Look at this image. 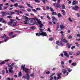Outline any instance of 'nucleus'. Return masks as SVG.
<instances>
[{"label":"nucleus","instance_id":"1","mask_svg":"<svg viewBox=\"0 0 80 80\" xmlns=\"http://www.w3.org/2000/svg\"><path fill=\"white\" fill-rule=\"evenodd\" d=\"M10 21L11 22H8V24L11 26V27H15L16 24L17 23V22H14L15 20L14 19H10Z\"/></svg>","mask_w":80,"mask_h":80},{"label":"nucleus","instance_id":"2","mask_svg":"<svg viewBox=\"0 0 80 80\" xmlns=\"http://www.w3.org/2000/svg\"><path fill=\"white\" fill-rule=\"evenodd\" d=\"M14 64H15V63L13 62L10 65L9 64H8V68H8L9 72L10 73H12L14 72L13 71V67H12L13 66Z\"/></svg>","mask_w":80,"mask_h":80},{"label":"nucleus","instance_id":"3","mask_svg":"<svg viewBox=\"0 0 80 80\" xmlns=\"http://www.w3.org/2000/svg\"><path fill=\"white\" fill-rule=\"evenodd\" d=\"M23 71V72H25L26 73V75L28 76V78H27V79L28 80V79L30 78V75L28 73L29 72V69L28 68H25Z\"/></svg>","mask_w":80,"mask_h":80},{"label":"nucleus","instance_id":"4","mask_svg":"<svg viewBox=\"0 0 80 80\" xmlns=\"http://www.w3.org/2000/svg\"><path fill=\"white\" fill-rule=\"evenodd\" d=\"M37 20V18H29L28 22L29 23L30 22V23H33V21H36Z\"/></svg>","mask_w":80,"mask_h":80},{"label":"nucleus","instance_id":"5","mask_svg":"<svg viewBox=\"0 0 80 80\" xmlns=\"http://www.w3.org/2000/svg\"><path fill=\"white\" fill-rule=\"evenodd\" d=\"M40 35H42V36H45V37H47V32H39Z\"/></svg>","mask_w":80,"mask_h":80},{"label":"nucleus","instance_id":"6","mask_svg":"<svg viewBox=\"0 0 80 80\" xmlns=\"http://www.w3.org/2000/svg\"><path fill=\"white\" fill-rule=\"evenodd\" d=\"M53 5L54 7H57V8H60V5L58 3H53Z\"/></svg>","mask_w":80,"mask_h":80},{"label":"nucleus","instance_id":"7","mask_svg":"<svg viewBox=\"0 0 80 80\" xmlns=\"http://www.w3.org/2000/svg\"><path fill=\"white\" fill-rule=\"evenodd\" d=\"M52 23L55 25V24H56V23L55 21H54V20H56V21H57V19L55 18V17L53 16L52 17Z\"/></svg>","mask_w":80,"mask_h":80},{"label":"nucleus","instance_id":"8","mask_svg":"<svg viewBox=\"0 0 80 80\" xmlns=\"http://www.w3.org/2000/svg\"><path fill=\"white\" fill-rule=\"evenodd\" d=\"M61 41L64 43H68V41L65 38H61Z\"/></svg>","mask_w":80,"mask_h":80},{"label":"nucleus","instance_id":"9","mask_svg":"<svg viewBox=\"0 0 80 80\" xmlns=\"http://www.w3.org/2000/svg\"><path fill=\"white\" fill-rule=\"evenodd\" d=\"M63 53L65 57H67V58L69 57V54L67 53V52L66 51H63Z\"/></svg>","mask_w":80,"mask_h":80},{"label":"nucleus","instance_id":"10","mask_svg":"<svg viewBox=\"0 0 80 80\" xmlns=\"http://www.w3.org/2000/svg\"><path fill=\"white\" fill-rule=\"evenodd\" d=\"M61 75H62V73H59L57 74V76H58L57 78V79H60L61 78Z\"/></svg>","mask_w":80,"mask_h":80},{"label":"nucleus","instance_id":"11","mask_svg":"<svg viewBox=\"0 0 80 80\" xmlns=\"http://www.w3.org/2000/svg\"><path fill=\"white\" fill-rule=\"evenodd\" d=\"M76 4H78V1L76 2V0H74L72 2V5H76Z\"/></svg>","mask_w":80,"mask_h":80},{"label":"nucleus","instance_id":"12","mask_svg":"<svg viewBox=\"0 0 80 80\" xmlns=\"http://www.w3.org/2000/svg\"><path fill=\"white\" fill-rule=\"evenodd\" d=\"M5 37H6V38H8V36L5 35V34H3V36L1 37L2 38H4Z\"/></svg>","mask_w":80,"mask_h":80},{"label":"nucleus","instance_id":"13","mask_svg":"<svg viewBox=\"0 0 80 80\" xmlns=\"http://www.w3.org/2000/svg\"><path fill=\"white\" fill-rule=\"evenodd\" d=\"M67 72V71L66 70V69H62V72H63L64 74L66 73Z\"/></svg>","mask_w":80,"mask_h":80},{"label":"nucleus","instance_id":"14","mask_svg":"<svg viewBox=\"0 0 80 80\" xmlns=\"http://www.w3.org/2000/svg\"><path fill=\"white\" fill-rule=\"evenodd\" d=\"M21 68H22V70H24V69L25 68V65H22L21 67Z\"/></svg>","mask_w":80,"mask_h":80},{"label":"nucleus","instance_id":"15","mask_svg":"<svg viewBox=\"0 0 80 80\" xmlns=\"http://www.w3.org/2000/svg\"><path fill=\"white\" fill-rule=\"evenodd\" d=\"M24 22L23 23L24 24H25V25H27L29 23V22H28V21L26 20V21H24Z\"/></svg>","mask_w":80,"mask_h":80},{"label":"nucleus","instance_id":"16","mask_svg":"<svg viewBox=\"0 0 80 80\" xmlns=\"http://www.w3.org/2000/svg\"><path fill=\"white\" fill-rule=\"evenodd\" d=\"M37 20L38 23V24H39V25H40V24L42 23V21H40V20H38V18H37V20Z\"/></svg>","mask_w":80,"mask_h":80},{"label":"nucleus","instance_id":"17","mask_svg":"<svg viewBox=\"0 0 80 80\" xmlns=\"http://www.w3.org/2000/svg\"><path fill=\"white\" fill-rule=\"evenodd\" d=\"M52 15H57V13L56 12H53L52 13Z\"/></svg>","mask_w":80,"mask_h":80},{"label":"nucleus","instance_id":"18","mask_svg":"<svg viewBox=\"0 0 80 80\" xmlns=\"http://www.w3.org/2000/svg\"><path fill=\"white\" fill-rule=\"evenodd\" d=\"M29 28H30V29H32V30H35V29L36 28V27L35 26H32L30 27Z\"/></svg>","mask_w":80,"mask_h":80},{"label":"nucleus","instance_id":"19","mask_svg":"<svg viewBox=\"0 0 80 80\" xmlns=\"http://www.w3.org/2000/svg\"><path fill=\"white\" fill-rule=\"evenodd\" d=\"M28 78V76H27V77L25 76H23L22 77V78H25L27 79V80H30V78H29V79H27V78Z\"/></svg>","mask_w":80,"mask_h":80},{"label":"nucleus","instance_id":"20","mask_svg":"<svg viewBox=\"0 0 80 80\" xmlns=\"http://www.w3.org/2000/svg\"><path fill=\"white\" fill-rule=\"evenodd\" d=\"M60 27L61 29V30H62L63 28H65V26L63 25H60Z\"/></svg>","mask_w":80,"mask_h":80},{"label":"nucleus","instance_id":"21","mask_svg":"<svg viewBox=\"0 0 80 80\" xmlns=\"http://www.w3.org/2000/svg\"><path fill=\"white\" fill-rule=\"evenodd\" d=\"M61 12H62V14L63 15H65V11L62 9L61 10Z\"/></svg>","mask_w":80,"mask_h":80},{"label":"nucleus","instance_id":"22","mask_svg":"<svg viewBox=\"0 0 80 80\" xmlns=\"http://www.w3.org/2000/svg\"><path fill=\"white\" fill-rule=\"evenodd\" d=\"M18 7L19 8H20L21 9H22V8H24V7L21 5H19V6H18Z\"/></svg>","mask_w":80,"mask_h":80},{"label":"nucleus","instance_id":"23","mask_svg":"<svg viewBox=\"0 0 80 80\" xmlns=\"http://www.w3.org/2000/svg\"><path fill=\"white\" fill-rule=\"evenodd\" d=\"M27 5L28 6V7H29L31 8H33V7H32V6H31L30 4H27Z\"/></svg>","mask_w":80,"mask_h":80},{"label":"nucleus","instance_id":"24","mask_svg":"<svg viewBox=\"0 0 80 80\" xmlns=\"http://www.w3.org/2000/svg\"><path fill=\"white\" fill-rule=\"evenodd\" d=\"M68 20L70 22H71V23H72L73 22V21L72 20V19H71V18L69 17L68 18Z\"/></svg>","mask_w":80,"mask_h":80},{"label":"nucleus","instance_id":"25","mask_svg":"<svg viewBox=\"0 0 80 80\" xmlns=\"http://www.w3.org/2000/svg\"><path fill=\"white\" fill-rule=\"evenodd\" d=\"M43 26H44V25H43V23H41V24H39L40 28H42Z\"/></svg>","mask_w":80,"mask_h":80},{"label":"nucleus","instance_id":"26","mask_svg":"<svg viewBox=\"0 0 80 80\" xmlns=\"http://www.w3.org/2000/svg\"><path fill=\"white\" fill-rule=\"evenodd\" d=\"M71 65H72V66L75 67V66H76V65H77V63H76V62H73L72 63Z\"/></svg>","mask_w":80,"mask_h":80},{"label":"nucleus","instance_id":"27","mask_svg":"<svg viewBox=\"0 0 80 80\" xmlns=\"http://www.w3.org/2000/svg\"><path fill=\"white\" fill-rule=\"evenodd\" d=\"M49 41H52V40H53V37H51L49 39Z\"/></svg>","mask_w":80,"mask_h":80},{"label":"nucleus","instance_id":"28","mask_svg":"<svg viewBox=\"0 0 80 80\" xmlns=\"http://www.w3.org/2000/svg\"><path fill=\"white\" fill-rule=\"evenodd\" d=\"M5 63V62L4 61L1 62L0 63V65H3Z\"/></svg>","mask_w":80,"mask_h":80},{"label":"nucleus","instance_id":"29","mask_svg":"<svg viewBox=\"0 0 80 80\" xmlns=\"http://www.w3.org/2000/svg\"><path fill=\"white\" fill-rule=\"evenodd\" d=\"M49 9H50L51 11L52 12H54V10L53 9V8H52L50 7L49 8Z\"/></svg>","mask_w":80,"mask_h":80},{"label":"nucleus","instance_id":"30","mask_svg":"<svg viewBox=\"0 0 80 80\" xmlns=\"http://www.w3.org/2000/svg\"><path fill=\"white\" fill-rule=\"evenodd\" d=\"M58 18H60V17H62V15H61L60 13H58Z\"/></svg>","mask_w":80,"mask_h":80},{"label":"nucleus","instance_id":"31","mask_svg":"<svg viewBox=\"0 0 80 80\" xmlns=\"http://www.w3.org/2000/svg\"><path fill=\"white\" fill-rule=\"evenodd\" d=\"M2 16H4L5 14V13H6V12H4L3 11H2Z\"/></svg>","mask_w":80,"mask_h":80},{"label":"nucleus","instance_id":"32","mask_svg":"<svg viewBox=\"0 0 80 80\" xmlns=\"http://www.w3.org/2000/svg\"><path fill=\"white\" fill-rule=\"evenodd\" d=\"M39 30H40V31L38 32V33H39V34H40V32H43L42 31H43V29L40 28Z\"/></svg>","mask_w":80,"mask_h":80},{"label":"nucleus","instance_id":"33","mask_svg":"<svg viewBox=\"0 0 80 80\" xmlns=\"http://www.w3.org/2000/svg\"><path fill=\"white\" fill-rule=\"evenodd\" d=\"M63 33H64L63 31H61L60 32V33H61V35H62V37H64V35H63Z\"/></svg>","mask_w":80,"mask_h":80},{"label":"nucleus","instance_id":"34","mask_svg":"<svg viewBox=\"0 0 80 80\" xmlns=\"http://www.w3.org/2000/svg\"><path fill=\"white\" fill-rule=\"evenodd\" d=\"M14 6L15 7H18V3H15V4L14 5Z\"/></svg>","mask_w":80,"mask_h":80},{"label":"nucleus","instance_id":"35","mask_svg":"<svg viewBox=\"0 0 80 80\" xmlns=\"http://www.w3.org/2000/svg\"><path fill=\"white\" fill-rule=\"evenodd\" d=\"M15 12H18V15H20V14L19 13V10H15Z\"/></svg>","mask_w":80,"mask_h":80},{"label":"nucleus","instance_id":"36","mask_svg":"<svg viewBox=\"0 0 80 80\" xmlns=\"http://www.w3.org/2000/svg\"><path fill=\"white\" fill-rule=\"evenodd\" d=\"M30 77H34V73H32L30 75Z\"/></svg>","mask_w":80,"mask_h":80},{"label":"nucleus","instance_id":"37","mask_svg":"<svg viewBox=\"0 0 80 80\" xmlns=\"http://www.w3.org/2000/svg\"><path fill=\"white\" fill-rule=\"evenodd\" d=\"M13 32H12L9 33V36H10L11 35H13Z\"/></svg>","mask_w":80,"mask_h":80},{"label":"nucleus","instance_id":"38","mask_svg":"<svg viewBox=\"0 0 80 80\" xmlns=\"http://www.w3.org/2000/svg\"><path fill=\"white\" fill-rule=\"evenodd\" d=\"M62 9H65V7L64 4H63L62 6Z\"/></svg>","mask_w":80,"mask_h":80},{"label":"nucleus","instance_id":"39","mask_svg":"<svg viewBox=\"0 0 80 80\" xmlns=\"http://www.w3.org/2000/svg\"><path fill=\"white\" fill-rule=\"evenodd\" d=\"M35 1L36 3H40V1L39 0H35Z\"/></svg>","mask_w":80,"mask_h":80},{"label":"nucleus","instance_id":"40","mask_svg":"<svg viewBox=\"0 0 80 80\" xmlns=\"http://www.w3.org/2000/svg\"><path fill=\"white\" fill-rule=\"evenodd\" d=\"M22 72H20L18 74V77H21V76H22Z\"/></svg>","mask_w":80,"mask_h":80},{"label":"nucleus","instance_id":"41","mask_svg":"<svg viewBox=\"0 0 80 80\" xmlns=\"http://www.w3.org/2000/svg\"><path fill=\"white\" fill-rule=\"evenodd\" d=\"M2 7H3V4H0V10H2Z\"/></svg>","mask_w":80,"mask_h":80},{"label":"nucleus","instance_id":"42","mask_svg":"<svg viewBox=\"0 0 80 80\" xmlns=\"http://www.w3.org/2000/svg\"><path fill=\"white\" fill-rule=\"evenodd\" d=\"M46 8L47 10H49V9L50 8V6H46Z\"/></svg>","mask_w":80,"mask_h":80},{"label":"nucleus","instance_id":"43","mask_svg":"<svg viewBox=\"0 0 80 80\" xmlns=\"http://www.w3.org/2000/svg\"><path fill=\"white\" fill-rule=\"evenodd\" d=\"M74 7L76 9H78V8H79V7L77 5H75L74 6Z\"/></svg>","mask_w":80,"mask_h":80},{"label":"nucleus","instance_id":"44","mask_svg":"<svg viewBox=\"0 0 80 80\" xmlns=\"http://www.w3.org/2000/svg\"><path fill=\"white\" fill-rule=\"evenodd\" d=\"M47 31H48V32H51V30L49 28H48Z\"/></svg>","mask_w":80,"mask_h":80},{"label":"nucleus","instance_id":"45","mask_svg":"<svg viewBox=\"0 0 80 80\" xmlns=\"http://www.w3.org/2000/svg\"><path fill=\"white\" fill-rule=\"evenodd\" d=\"M68 39H71L72 38V36H71V35H70L68 38Z\"/></svg>","mask_w":80,"mask_h":80},{"label":"nucleus","instance_id":"46","mask_svg":"<svg viewBox=\"0 0 80 80\" xmlns=\"http://www.w3.org/2000/svg\"><path fill=\"white\" fill-rule=\"evenodd\" d=\"M27 11H28V12H30V11H31V9H30L29 8L27 9Z\"/></svg>","mask_w":80,"mask_h":80},{"label":"nucleus","instance_id":"47","mask_svg":"<svg viewBox=\"0 0 80 80\" xmlns=\"http://www.w3.org/2000/svg\"><path fill=\"white\" fill-rule=\"evenodd\" d=\"M50 71H47L46 72V74H50Z\"/></svg>","mask_w":80,"mask_h":80},{"label":"nucleus","instance_id":"48","mask_svg":"<svg viewBox=\"0 0 80 80\" xmlns=\"http://www.w3.org/2000/svg\"><path fill=\"white\" fill-rule=\"evenodd\" d=\"M56 43L57 45H58V43H59V41H57L56 42Z\"/></svg>","mask_w":80,"mask_h":80},{"label":"nucleus","instance_id":"49","mask_svg":"<svg viewBox=\"0 0 80 80\" xmlns=\"http://www.w3.org/2000/svg\"><path fill=\"white\" fill-rule=\"evenodd\" d=\"M72 9H73V10H75L76 11H78V10L73 7H72Z\"/></svg>","mask_w":80,"mask_h":80},{"label":"nucleus","instance_id":"50","mask_svg":"<svg viewBox=\"0 0 80 80\" xmlns=\"http://www.w3.org/2000/svg\"><path fill=\"white\" fill-rule=\"evenodd\" d=\"M55 75V73H53V74H52L50 77H52L53 76V75Z\"/></svg>","mask_w":80,"mask_h":80},{"label":"nucleus","instance_id":"51","mask_svg":"<svg viewBox=\"0 0 80 80\" xmlns=\"http://www.w3.org/2000/svg\"><path fill=\"white\" fill-rule=\"evenodd\" d=\"M60 56L62 57H63V54L61 53L60 55H59V57H60Z\"/></svg>","mask_w":80,"mask_h":80},{"label":"nucleus","instance_id":"52","mask_svg":"<svg viewBox=\"0 0 80 80\" xmlns=\"http://www.w3.org/2000/svg\"><path fill=\"white\" fill-rule=\"evenodd\" d=\"M72 44H71L70 45H68V48H70L71 46H72Z\"/></svg>","mask_w":80,"mask_h":80},{"label":"nucleus","instance_id":"53","mask_svg":"<svg viewBox=\"0 0 80 80\" xmlns=\"http://www.w3.org/2000/svg\"><path fill=\"white\" fill-rule=\"evenodd\" d=\"M17 36V34H15L14 35L12 36V38H14V37H15Z\"/></svg>","mask_w":80,"mask_h":80},{"label":"nucleus","instance_id":"54","mask_svg":"<svg viewBox=\"0 0 80 80\" xmlns=\"http://www.w3.org/2000/svg\"><path fill=\"white\" fill-rule=\"evenodd\" d=\"M15 32L17 33H20V31H15Z\"/></svg>","mask_w":80,"mask_h":80},{"label":"nucleus","instance_id":"55","mask_svg":"<svg viewBox=\"0 0 80 80\" xmlns=\"http://www.w3.org/2000/svg\"><path fill=\"white\" fill-rule=\"evenodd\" d=\"M68 71L69 72H70L72 71V69L70 70V68H69L68 69Z\"/></svg>","mask_w":80,"mask_h":80},{"label":"nucleus","instance_id":"56","mask_svg":"<svg viewBox=\"0 0 80 80\" xmlns=\"http://www.w3.org/2000/svg\"><path fill=\"white\" fill-rule=\"evenodd\" d=\"M36 36H38V37H40V35H39V33H36Z\"/></svg>","mask_w":80,"mask_h":80},{"label":"nucleus","instance_id":"57","mask_svg":"<svg viewBox=\"0 0 80 80\" xmlns=\"http://www.w3.org/2000/svg\"><path fill=\"white\" fill-rule=\"evenodd\" d=\"M8 39H7V38H5L4 40V41L5 42H7L8 40Z\"/></svg>","mask_w":80,"mask_h":80},{"label":"nucleus","instance_id":"58","mask_svg":"<svg viewBox=\"0 0 80 80\" xmlns=\"http://www.w3.org/2000/svg\"><path fill=\"white\" fill-rule=\"evenodd\" d=\"M36 10H40L41 9L40 8H36Z\"/></svg>","mask_w":80,"mask_h":80},{"label":"nucleus","instance_id":"59","mask_svg":"<svg viewBox=\"0 0 80 80\" xmlns=\"http://www.w3.org/2000/svg\"><path fill=\"white\" fill-rule=\"evenodd\" d=\"M47 17L48 18V19H49V20H50V19H51V18H50V16H49L48 15H47Z\"/></svg>","mask_w":80,"mask_h":80},{"label":"nucleus","instance_id":"60","mask_svg":"<svg viewBox=\"0 0 80 80\" xmlns=\"http://www.w3.org/2000/svg\"><path fill=\"white\" fill-rule=\"evenodd\" d=\"M32 11H33V12H35V13H36V12H37V11L34 9H32Z\"/></svg>","mask_w":80,"mask_h":80},{"label":"nucleus","instance_id":"61","mask_svg":"<svg viewBox=\"0 0 80 80\" xmlns=\"http://www.w3.org/2000/svg\"><path fill=\"white\" fill-rule=\"evenodd\" d=\"M3 23H4V24H5V23H7V22H6V21H3L2 22Z\"/></svg>","mask_w":80,"mask_h":80},{"label":"nucleus","instance_id":"62","mask_svg":"<svg viewBox=\"0 0 80 80\" xmlns=\"http://www.w3.org/2000/svg\"><path fill=\"white\" fill-rule=\"evenodd\" d=\"M11 14H15V12L10 11Z\"/></svg>","mask_w":80,"mask_h":80},{"label":"nucleus","instance_id":"63","mask_svg":"<svg viewBox=\"0 0 80 80\" xmlns=\"http://www.w3.org/2000/svg\"><path fill=\"white\" fill-rule=\"evenodd\" d=\"M5 72L4 70L2 71V75H4V72Z\"/></svg>","mask_w":80,"mask_h":80},{"label":"nucleus","instance_id":"64","mask_svg":"<svg viewBox=\"0 0 80 80\" xmlns=\"http://www.w3.org/2000/svg\"><path fill=\"white\" fill-rule=\"evenodd\" d=\"M8 15H11V12H8Z\"/></svg>","mask_w":80,"mask_h":80}]
</instances>
